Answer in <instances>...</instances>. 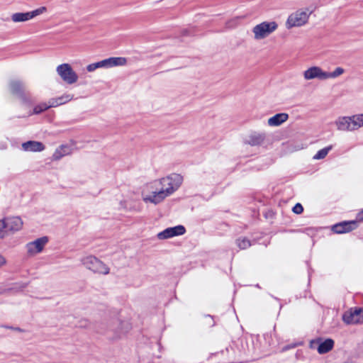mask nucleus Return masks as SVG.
I'll list each match as a JSON object with an SVG mask.
<instances>
[{"mask_svg":"<svg viewBox=\"0 0 363 363\" xmlns=\"http://www.w3.org/2000/svg\"><path fill=\"white\" fill-rule=\"evenodd\" d=\"M72 99L73 96L72 94H65L61 96L50 99V106L57 107L70 101Z\"/></svg>","mask_w":363,"mask_h":363,"instance_id":"412c9836","label":"nucleus"},{"mask_svg":"<svg viewBox=\"0 0 363 363\" xmlns=\"http://www.w3.org/2000/svg\"><path fill=\"white\" fill-rule=\"evenodd\" d=\"M317 345V350L319 354H325L330 352L334 346V341L332 339H327L324 341L317 340L311 342V347H314Z\"/></svg>","mask_w":363,"mask_h":363,"instance_id":"2eb2a0df","label":"nucleus"},{"mask_svg":"<svg viewBox=\"0 0 363 363\" xmlns=\"http://www.w3.org/2000/svg\"><path fill=\"white\" fill-rule=\"evenodd\" d=\"M356 228L357 223L355 221H345L333 225L332 230L336 233H345L355 229Z\"/></svg>","mask_w":363,"mask_h":363,"instance_id":"dca6fc26","label":"nucleus"},{"mask_svg":"<svg viewBox=\"0 0 363 363\" xmlns=\"http://www.w3.org/2000/svg\"><path fill=\"white\" fill-rule=\"evenodd\" d=\"M155 181L167 198L181 186L183 182V177L179 174L173 173Z\"/></svg>","mask_w":363,"mask_h":363,"instance_id":"7ed1b4c3","label":"nucleus"},{"mask_svg":"<svg viewBox=\"0 0 363 363\" xmlns=\"http://www.w3.org/2000/svg\"><path fill=\"white\" fill-rule=\"evenodd\" d=\"M337 129L340 131L352 132L350 116H341L335 121Z\"/></svg>","mask_w":363,"mask_h":363,"instance_id":"f3484780","label":"nucleus"},{"mask_svg":"<svg viewBox=\"0 0 363 363\" xmlns=\"http://www.w3.org/2000/svg\"><path fill=\"white\" fill-rule=\"evenodd\" d=\"M56 72L61 79L67 84H73L79 79L78 74L68 63H63L56 67Z\"/></svg>","mask_w":363,"mask_h":363,"instance_id":"0eeeda50","label":"nucleus"},{"mask_svg":"<svg viewBox=\"0 0 363 363\" xmlns=\"http://www.w3.org/2000/svg\"><path fill=\"white\" fill-rule=\"evenodd\" d=\"M342 320L347 325L363 323V307L352 308L345 311L342 315Z\"/></svg>","mask_w":363,"mask_h":363,"instance_id":"1a4fd4ad","label":"nucleus"},{"mask_svg":"<svg viewBox=\"0 0 363 363\" xmlns=\"http://www.w3.org/2000/svg\"><path fill=\"white\" fill-rule=\"evenodd\" d=\"M345 73V69L342 67H336L334 71L329 72L325 71V79H335Z\"/></svg>","mask_w":363,"mask_h":363,"instance_id":"b1692460","label":"nucleus"},{"mask_svg":"<svg viewBox=\"0 0 363 363\" xmlns=\"http://www.w3.org/2000/svg\"><path fill=\"white\" fill-rule=\"evenodd\" d=\"M350 118L352 131L357 130L363 127V113L353 115L350 116Z\"/></svg>","mask_w":363,"mask_h":363,"instance_id":"5701e85b","label":"nucleus"},{"mask_svg":"<svg viewBox=\"0 0 363 363\" xmlns=\"http://www.w3.org/2000/svg\"><path fill=\"white\" fill-rule=\"evenodd\" d=\"M48 242V238L43 236L26 245V250L28 255L35 256L43 251L45 246Z\"/></svg>","mask_w":363,"mask_h":363,"instance_id":"9d476101","label":"nucleus"},{"mask_svg":"<svg viewBox=\"0 0 363 363\" xmlns=\"http://www.w3.org/2000/svg\"><path fill=\"white\" fill-rule=\"evenodd\" d=\"M332 145L324 147L318 151V152L313 157L315 160L324 159L328 154L329 151L332 150Z\"/></svg>","mask_w":363,"mask_h":363,"instance_id":"393cba45","label":"nucleus"},{"mask_svg":"<svg viewBox=\"0 0 363 363\" xmlns=\"http://www.w3.org/2000/svg\"><path fill=\"white\" fill-rule=\"evenodd\" d=\"M47 11L45 6H41L28 12H18L11 15V18L13 23H23L30 21L35 17L41 15Z\"/></svg>","mask_w":363,"mask_h":363,"instance_id":"6e6552de","label":"nucleus"},{"mask_svg":"<svg viewBox=\"0 0 363 363\" xmlns=\"http://www.w3.org/2000/svg\"><path fill=\"white\" fill-rule=\"evenodd\" d=\"M5 228L11 232H17L22 229L23 223L18 216L9 217L3 220Z\"/></svg>","mask_w":363,"mask_h":363,"instance_id":"ddd939ff","label":"nucleus"},{"mask_svg":"<svg viewBox=\"0 0 363 363\" xmlns=\"http://www.w3.org/2000/svg\"><path fill=\"white\" fill-rule=\"evenodd\" d=\"M294 347V346L284 347V348H283V351H284V350H287V349H289V348Z\"/></svg>","mask_w":363,"mask_h":363,"instance_id":"473e14b6","label":"nucleus"},{"mask_svg":"<svg viewBox=\"0 0 363 363\" xmlns=\"http://www.w3.org/2000/svg\"><path fill=\"white\" fill-rule=\"evenodd\" d=\"M303 208L301 203H296L293 208V212L296 214H300L303 212Z\"/></svg>","mask_w":363,"mask_h":363,"instance_id":"c85d7f7f","label":"nucleus"},{"mask_svg":"<svg viewBox=\"0 0 363 363\" xmlns=\"http://www.w3.org/2000/svg\"><path fill=\"white\" fill-rule=\"evenodd\" d=\"M313 10L308 7L301 8L292 12L288 16L286 21V28L291 29L293 28H300L308 23L310 16Z\"/></svg>","mask_w":363,"mask_h":363,"instance_id":"f257e3e1","label":"nucleus"},{"mask_svg":"<svg viewBox=\"0 0 363 363\" xmlns=\"http://www.w3.org/2000/svg\"><path fill=\"white\" fill-rule=\"evenodd\" d=\"M6 264V258L0 255V268Z\"/></svg>","mask_w":363,"mask_h":363,"instance_id":"7c9ffc66","label":"nucleus"},{"mask_svg":"<svg viewBox=\"0 0 363 363\" xmlns=\"http://www.w3.org/2000/svg\"><path fill=\"white\" fill-rule=\"evenodd\" d=\"M240 18H235L233 19H230L226 23V26L228 28H235L238 23H239Z\"/></svg>","mask_w":363,"mask_h":363,"instance_id":"cd10ccee","label":"nucleus"},{"mask_svg":"<svg viewBox=\"0 0 363 363\" xmlns=\"http://www.w3.org/2000/svg\"><path fill=\"white\" fill-rule=\"evenodd\" d=\"M82 264L94 273L106 275L110 272L109 267L97 257L89 255L82 259Z\"/></svg>","mask_w":363,"mask_h":363,"instance_id":"423d86ee","label":"nucleus"},{"mask_svg":"<svg viewBox=\"0 0 363 363\" xmlns=\"http://www.w3.org/2000/svg\"><path fill=\"white\" fill-rule=\"evenodd\" d=\"M127 64V59L123 57H112L101 61L89 64L86 66L89 72H94L99 68L108 69L114 67L124 66Z\"/></svg>","mask_w":363,"mask_h":363,"instance_id":"39448f33","label":"nucleus"},{"mask_svg":"<svg viewBox=\"0 0 363 363\" xmlns=\"http://www.w3.org/2000/svg\"><path fill=\"white\" fill-rule=\"evenodd\" d=\"M288 118L289 115L286 113H277L268 119L267 124L271 127L279 126L286 122Z\"/></svg>","mask_w":363,"mask_h":363,"instance_id":"a211bd4d","label":"nucleus"},{"mask_svg":"<svg viewBox=\"0 0 363 363\" xmlns=\"http://www.w3.org/2000/svg\"><path fill=\"white\" fill-rule=\"evenodd\" d=\"M22 148L27 152H41L45 149L44 145L38 141L30 140L22 144Z\"/></svg>","mask_w":363,"mask_h":363,"instance_id":"6ab92c4d","label":"nucleus"},{"mask_svg":"<svg viewBox=\"0 0 363 363\" xmlns=\"http://www.w3.org/2000/svg\"><path fill=\"white\" fill-rule=\"evenodd\" d=\"M236 244L240 250H245L251 245L250 241L246 238H240L236 240Z\"/></svg>","mask_w":363,"mask_h":363,"instance_id":"a878e982","label":"nucleus"},{"mask_svg":"<svg viewBox=\"0 0 363 363\" xmlns=\"http://www.w3.org/2000/svg\"><path fill=\"white\" fill-rule=\"evenodd\" d=\"M303 76L305 80L318 79L325 81V71L318 66H312L308 67L303 72Z\"/></svg>","mask_w":363,"mask_h":363,"instance_id":"f8f14e48","label":"nucleus"},{"mask_svg":"<svg viewBox=\"0 0 363 363\" xmlns=\"http://www.w3.org/2000/svg\"><path fill=\"white\" fill-rule=\"evenodd\" d=\"M71 149L68 145H61L58 147L52 155L53 160H59L65 155H69Z\"/></svg>","mask_w":363,"mask_h":363,"instance_id":"4be33fe9","label":"nucleus"},{"mask_svg":"<svg viewBox=\"0 0 363 363\" xmlns=\"http://www.w3.org/2000/svg\"><path fill=\"white\" fill-rule=\"evenodd\" d=\"M265 139V134L261 133H254L248 136L245 143L252 146L260 145Z\"/></svg>","mask_w":363,"mask_h":363,"instance_id":"aec40b11","label":"nucleus"},{"mask_svg":"<svg viewBox=\"0 0 363 363\" xmlns=\"http://www.w3.org/2000/svg\"><path fill=\"white\" fill-rule=\"evenodd\" d=\"M358 218L359 220H363V210L359 213Z\"/></svg>","mask_w":363,"mask_h":363,"instance_id":"2f4dec72","label":"nucleus"},{"mask_svg":"<svg viewBox=\"0 0 363 363\" xmlns=\"http://www.w3.org/2000/svg\"><path fill=\"white\" fill-rule=\"evenodd\" d=\"M186 233L185 228L179 225L174 227L167 228L157 235L159 240H167L176 236L182 235Z\"/></svg>","mask_w":363,"mask_h":363,"instance_id":"9b49d317","label":"nucleus"},{"mask_svg":"<svg viewBox=\"0 0 363 363\" xmlns=\"http://www.w3.org/2000/svg\"><path fill=\"white\" fill-rule=\"evenodd\" d=\"M10 91L13 94L18 95L23 101H26L28 98L25 92V85L18 80H13L9 84Z\"/></svg>","mask_w":363,"mask_h":363,"instance_id":"4468645a","label":"nucleus"},{"mask_svg":"<svg viewBox=\"0 0 363 363\" xmlns=\"http://www.w3.org/2000/svg\"><path fill=\"white\" fill-rule=\"evenodd\" d=\"M278 28V23L274 21H262L252 28V38L256 41L266 39Z\"/></svg>","mask_w":363,"mask_h":363,"instance_id":"20e7f679","label":"nucleus"},{"mask_svg":"<svg viewBox=\"0 0 363 363\" xmlns=\"http://www.w3.org/2000/svg\"><path fill=\"white\" fill-rule=\"evenodd\" d=\"M52 107V106H50V100L48 103H43L38 106H36L33 109V113H40L43 112V111H45L48 109L49 108Z\"/></svg>","mask_w":363,"mask_h":363,"instance_id":"bb28decb","label":"nucleus"},{"mask_svg":"<svg viewBox=\"0 0 363 363\" xmlns=\"http://www.w3.org/2000/svg\"><path fill=\"white\" fill-rule=\"evenodd\" d=\"M5 228V224L3 220H0V238H4L6 235Z\"/></svg>","mask_w":363,"mask_h":363,"instance_id":"c756f323","label":"nucleus"},{"mask_svg":"<svg viewBox=\"0 0 363 363\" xmlns=\"http://www.w3.org/2000/svg\"><path fill=\"white\" fill-rule=\"evenodd\" d=\"M141 196L145 203L155 205L162 203L167 199L155 180L147 184L143 188Z\"/></svg>","mask_w":363,"mask_h":363,"instance_id":"f03ea898","label":"nucleus"}]
</instances>
